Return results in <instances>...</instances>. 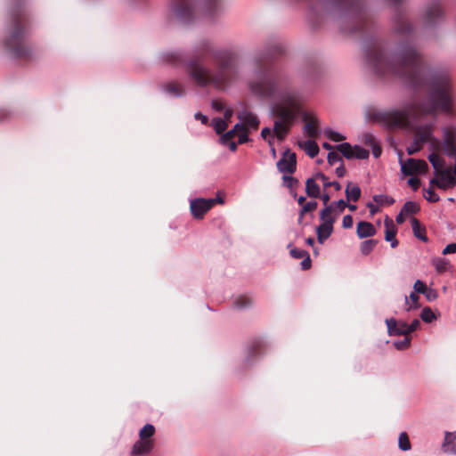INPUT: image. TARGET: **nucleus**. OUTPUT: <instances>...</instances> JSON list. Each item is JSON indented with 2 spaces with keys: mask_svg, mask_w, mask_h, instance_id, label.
Here are the masks:
<instances>
[{
  "mask_svg": "<svg viewBox=\"0 0 456 456\" xmlns=\"http://www.w3.org/2000/svg\"><path fill=\"white\" fill-rule=\"evenodd\" d=\"M366 58L376 74L384 77H397L417 92H425L424 100L414 99L403 110L384 114L391 126H405L409 119L420 118L439 111L452 114V82L448 73L428 65L412 45L400 43L395 49L387 48L377 39L366 49Z\"/></svg>",
  "mask_w": 456,
  "mask_h": 456,
  "instance_id": "f257e3e1",
  "label": "nucleus"
},
{
  "mask_svg": "<svg viewBox=\"0 0 456 456\" xmlns=\"http://www.w3.org/2000/svg\"><path fill=\"white\" fill-rule=\"evenodd\" d=\"M274 53H258L253 61L254 76L248 83L250 91L258 96L268 97L278 94V100L272 106L274 133L279 141H283L298 115L303 116L305 131L311 138L319 134L318 120L312 114L304 112L300 94L288 87L287 77L273 65Z\"/></svg>",
  "mask_w": 456,
  "mask_h": 456,
  "instance_id": "f03ea898",
  "label": "nucleus"
},
{
  "mask_svg": "<svg viewBox=\"0 0 456 456\" xmlns=\"http://www.w3.org/2000/svg\"><path fill=\"white\" fill-rule=\"evenodd\" d=\"M186 71L190 79L199 86L212 85L217 89H224L239 76V54L233 50L217 49L204 40L193 50L186 62Z\"/></svg>",
  "mask_w": 456,
  "mask_h": 456,
  "instance_id": "7ed1b4c3",
  "label": "nucleus"
},
{
  "mask_svg": "<svg viewBox=\"0 0 456 456\" xmlns=\"http://www.w3.org/2000/svg\"><path fill=\"white\" fill-rule=\"evenodd\" d=\"M29 18L24 7V0H12L10 20L4 46L14 58L29 61L34 57L33 50L27 43Z\"/></svg>",
  "mask_w": 456,
  "mask_h": 456,
  "instance_id": "20e7f679",
  "label": "nucleus"
},
{
  "mask_svg": "<svg viewBox=\"0 0 456 456\" xmlns=\"http://www.w3.org/2000/svg\"><path fill=\"white\" fill-rule=\"evenodd\" d=\"M435 122L417 126L414 129L413 142L407 147V153L413 155L419 151L423 145L429 143V150L443 151L446 156L456 154V140L452 126L442 127V139L434 135Z\"/></svg>",
  "mask_w": 456,
  "mask_h": 456,
  "instance_id": "39448f33",
  "label": "nucleus"
},
{
  "mask_svg": "<svg viewBox=\"0 0 456 456\" xmlns=\"http://www.w3.org/2000/svg\"><path fill=\"white\" fill-rule=\"evenodd\" d=\"M220 8V0H173L172 17L183 23L192 21L197 15L214 17Z\"/></svg>",
  "mask_w": 456,
  "mask_h": 456,
  "instance_id": "423d86ee",
  "label": "nucleus"
},
{
  "mask_svg": "<svg viewBox=\"0 0 456 456\" xmlns=\"http://www.w3.org/2000/svg\"><path fill=\"white\" fill-rule=\"evenodd\" d=\"M444 9L438 1H432L425 5L421 13L422 25L426 28H434L444 22Z\"/></svg>",
  "mask_w": 456,
  "mask_h": 456,
  "instance_id": "0eeeda50",
  "label": "nucleus"
},
{
  "mask_svg": "<svg viewBox=\"0 0 456 456\" xmlns=\"http://www.w3.org/2000/svg\"><path fill=\"white\" fill-rule=\"evenodd\" d=\"M414 30V25L405 12L398 9L393 18V31L402 37H411L413 35Z\"/></svg>",
  "mask_w": 456,
  "mask_h": 456,
  "instance_id": "6e6552de",
  "label": "nucleus"
},
{
  "mask_svg": "<svg viewBox=\"0 0 456 456\" xmlns=\"http://www.w3.org/2000/svg\"><path fill=\"white\" fill-rule=\"evenodd\" d=\"M430 184L436 185L443 190L453 188L456 185V176L452 168L446 167L443 171H440L435 178L430 180Z\"/></svg>",
  "mask_w": 456,
  "mask_h": 456,
  "instance_id": "1a4fd4ad",
  "label": "nucleus"
},
{
  "mask_svg": "<svg viewBox=\"0 0 456 456\" xmlns=\"http://www.w3.org/2000/svg\"><path fill=\"white\" fill-rule=\"evenodd\" d=\"M216 205V200L195 199L191 201L190 209L196 219L203 218L204 215Z\"/></svg>",
  "mask_w": 456,
  "mask_h": 456,
  "instance_id": "9d476101",
  "label": "nucleus"
},
{
  "mask_svg": "<svg viewBox=\"0 0 456 456\" xmlns=\"http://www.w3.org/2000/svg\"><path fill=\"white\" fill-rule=\"evenodd\" d=\"M401 169L405 175L425 174L428 170V165L423 159H409L402 163Z\"/></svg>",
  "mask_w": 456,
  "mask_h": 456,
  "instance_id": "9b49d317",
  "label": "nucleus"
},
{
  "mask_svg": "<svg viewBox=\"0 0 456 456\" xmlns=\"http://www.w3.org/2000/svg\"><path fill=\"white\" fill-rule=\"evenodd\" d=\"M276 166L281 173L293 174L297 168L296 153L290 151V150H286Z\"/></svg>",
  "mask_w": 456,
  "mask_h": 456,
  "instance_id": "f8f14e48",
  "label": "nucleus"
},
{
  "mask_svg": "<svg viewBox=\"0 0 456 456\" xmlns=\"http://www.w3.org/2000/svg\"><path fill=\"white\" fill-rule=\"evenodd\" d=\"M237 118L242 121L246 130H256L259 127L260 120L256 114L248 110L238 111Z\"/></svg>",
  "mask_w": 456,
  "mask_h": 456,
  "instance_id": "ddd939ff",
  "label": "nucleus"
},
{
  "mask_svg": "<svg viewBox=\"0 0 456 456\" xmlns=\"http://www.w3.org/2000/svg\"><path fill=\"white\" fill-rule=\"evenodd\" d=\"M386 324L387 327V332L390 336H409L408 334V324L403 321H396L394 318L387 319Z\"/></svg>",
  "mask_w": 456,
  "mask_h": 456,
  "instance_id": "4468645a",
  "label": "nucleus"
},
{
  "mask_svg": "<svg viewBox=\"0 0 456 456\" xmlns=\"http://www.w3.org/2000/svg\"><path fill=\"white\" fill-rule=\"evenodd\" d=\"M162 60L165 63L178 67L185 64V56L180 51H170L163 53Z\"/></svg>",
  "mask_w": 456,
  "mask_h": 456,
  "instance_id": "2eb2a0df",
  "label": "nucleus"
},
{
  "mask_svg": "<svg viewBox=\"0 0 456 456\" xmlns=\"http://www.w3.org/2000/svg\"><path fill=\"white\" fill-rule=\"evenodd\" d=\"M385 240L391 242L393 248H396L398 246V240L395 238L397 229L392 219L388 217L385 219Z\"/></svg>",
  "mask_w": 456,
  "mask_h": 456,
  "instance_id": "dca6fc26",
  "label": "nucleus"
},
{
  "mask_svg": "<svg viewBox=\"0 0 456 456\" xmlns=\"http://www.w3.org/2000/svg\"><path fill=\"white\" fill-rule=\"evenodd\" d=\"M356 232L359 238H367L375 235L376 229L371 223L361 221L357 224Z\"/></svg>",
  "mask_w": 456,
  "mask_h": 456,
  "instance_id": "f3484780",
  "label": "nucleus"
},
{
  "mask_svg": "<svg viewBox=\"0 0 456 456\" xmlns=\"http://www.w3.org/2000/svg\"><path fill=\"white\" fill-rule=\"evenodd\" d=\"M440 151H433L432 153H430L428 157L429 162L431 163L432 167L435 170V175H438L440 171H443L445 169V160L439 155ZM444 153L443 151H441Z\"/></svg>",
  "mask_w": 456,
  "mask_h": 456,
  "instance_id": "a211bd4d",
  "label": "nucleus"
},
{
  "mask_svg": "<svg viewBox=\"0 0 456 456\" xmlns=\"http://www.w3.org/2000/svg\"><path fill=\"white\" fill-rule=\"evenodd\" d=\"M336 208L333 205L326 206L320 212V219L322 220V224H333L336 222L338 216H336Z\"/></svg>",
  "mask_w": 456,
  "mask_h": 456,
  "instance_id": "6ab92c4d",
  "label": "nucleus"
},
{
  "mask_svg": "<svg viewBox=\"0 0 456 456\" xmlns=\"http://www.w3.org/2000/svg\"><path fill=\"white\" fill-rule=\"evenodd\" d=\"M333 224H322L316 228L317 240L319 243H323L332 233Z\"/></svg>",
  "mask_w": 456,
  "mask_h": 456,
  "instance_id": "aec40b11",
  "label": "nucleus"
},
{
  "mask_svg": "<svg viewBox=\"0 0 456 456\" xmlns=\"http://www.w3.org/2000/svg\"><path fill=\"white\" fill-rule=\"evenodd\" d=\"M411 228H412L414 236L422 241H427L428 237L426 235L425 226H423L420 224V222L415 217H412L411 219Z\"/></svg>",
  "mask_w": 456,
  "mask_h": 456,
  "instance_id": "412c9836",
  "label": "nucleus"
},
{
  "mask_svg": "<svg viewBox=\"0 0 456 456\" xmlns=\"http://www.w3.org/2000/svg\"><path fill=\"white\" fill-rule=\"evenodd\" d=\"M317 178H308L305 182V192L308 197L311 198H319L321 194V190L319 185L316 183Z\"/></svg>",
  "mask_w": 456,
  "mask_h": 456,
  "instance_id": "4be33fe9",
  "label": "nucleus"
},
{
  "mask_svg": "<svg viewBox=\"0 0 456 456\" xmlns=\"http://www.w3.org/2000/svg\"><path fill=\"white\" fill-rule=\"evenodd\" d=\"M346 197L347 200L357 201L361 197V189L357 184L348 183L346 188Z\"/></svg>",
  "mask_w": 456,
  "mask_h": 456,
  "instance_id": "5701e85b",
  "label": "nucleus"
},
{
  "mask_svg": "<svg viewBox=\"0 0 456 456\" xmlns=\"http://www.w3.org/2000/svg\"><path fill=\"white\" fill-rule=\"evenodd\" d=\"M299 146L305 150L310 158H314L319 153V147L314 141H305L299 142Z\"/></svg>",
  "mask_w": 456,
  "mask_h": 456,
  "instance_id": "b1692460",
  "label": "nucleus"
},
{
  "mask_svg": "<svg viewBox=\"0 0 456 456\" xmlns=\"http://www.w3.org/2000/svg\"><path fill=\"white\" fill-rule=\"evenodd\" d=\"M166 91L173 96H182L184 94V86L178 82H169L166 85Z\"/></svg>",
  "mask_w": 456,
  "mask_h": 456,
  "instance_id": "393cba45",
  "label": "nucleus"
},
{
  "mask_svg": "<svg viewBox=\"0 0 456 456\" xmlns=\"http://www.w3.org/2000/svg\"><path fill=\"white\" fill-rule=\"evenodd\" d=\"M403 214H405L407 216L415 215L420 210L419 205L415 201H407L404 203L403 208H401Z\"/></svg>",
  "mask_w": 456,
  "mask_h": 456,
  "instance_id": "a878e982",
  "label": "nucleus"
},
{
  "mask_svg": "<svg viewBox=\"0 0 456 456\" xmlns=\"http://www.w3.org/2000/svg\"><path fill=\"white\" fill-rule=\"evenodd\" d=\"M336 151H339L347 159H353L354 147L348 142L336 145Z\"/></svg>",
  "mask_w": 456,
  "mask_h": 456,
  "instance_id": "bb28decb",
  "label": "nucleus"
},
{
  "mask_svg": "<svg viewBox=\"0 0 456 456\" xmlns=\"http://www.w3.org/2000/svg\"><path fill=\"white\" fill-rule=\"evenodd\" d=\"M211 126L214 127L216 133L217 134H223V133L227 129L228 125L227 121L222 119L221 118H215L212 119Z\"/></svg>",
  "mask_w": 456,
  "mask_h": 456,
  "instance_id": "cd10ccee",
  "label": "nucleus"
},
{
  "mask_svg": "<svg viewBox=\"0 0 456 456\" xmlns=\"http://www.w3.org/2000/svg\"><path fill=\"white\" fill-rule=\"evenodd\" d=\"M315 178H317L318 180H321L323 183L324 189H326L330 186H333L336 191L341 190V185L338 182H337V181L330 182L328 177L322 173H317L315 175Z\"/></svg>",
  "mask_w": 456,
  "mask_h": 456,
  "instance_id": "c85d7f7f",
  "label": "nucleus"
},
{
  "mask_svg": "<svg viewBox=\"0 0 456 456\" xmlns=\"http://www.w3.org/2000/svg\"><path fill=\"white\" fill-rule=\"evenodd\" d=\"M398 447L402 451H409L411 448L409 436L406 432H402L398 438Z\"/></svg>",
  "mask_w": 456,
  "mask_h": 456,
  "instance_id": "c756f323",
  "label": "nucleus"
},
{
  "mask_svg": "<svg viewBox=\"0 0 456 456\" xmlns=\"http://www.w3.org/2000/svg\"><path fill=\"white\" fill-rule=\"evenodd\" d=\"M374 202L379 205H387L391 206L395 203V200L392 197H389L385 194H377L372 197Z\"/></svg>",
  "mask_w": 456,
  "mask_h": 456,
  "instance_id": "7c9ffc66",
  "label": "nucleus"
},
{
  "mask_svg": "<svg viewBox=\"0 0 456 456\" xmlns=\"http://www.w3.org/2000/svg\"><path fill=\"white\" fill-rule=\"evenodd\" d=\"M378 241L376 240H367L361 243V252L367 256L369 255L376 247Z\"/></svg>",
  "mask_w": 456,
  "mask_h": 456,
  "instance_id": "2f4dec72",
  "label": "nucleus"
},
{
  "mask_svg": "<svg viewBox=\"0 0 456 456\" xmlns=\"http://www.w3.org/2000/svg\"><path fill=\"white\" fill-rule=\"evenodd\" d=\"M317 207L318 203L316 201H309L304 204L299 213L298 223H301L302 218L305 213L315 210Z\"/></svg>",
  "mask_w": 456,
  "mask_h": 456,
  "instance_id": "473e14b6",
  "label": "nucleus"
},
{
  "mask_svg": "<svg viewBox=\"0 0 456 456\" xmlns=\"http://www.w3.org/2000/svg\"><path fill=\"white\" fill-rule=\"evenodd\" d=\"M234 305L238 309H242L249 306L252 304V299L247 296H240L234 300Z\"/></svg>",
  "mask_w": 456,
  "mask_h": 456,
  "instance_id": "72a5a7b5",
  "label": "nucleus"
},
{
  "mask_svg": "<svg viewBox=\"0 0 456 456\" xmlns=\"http://www.w3.org/2000/svg\"><path fill=\"white\" fill-rule=\"evenodd\" d=\"M369 155H370L369 151L363 149L362 147L358 146V145H355L354 147L353 159H368Z\"/></svg>",
  "mask_w": 456,
  "mask_h": 456,
  "instance_id": "f704fd0d",
  "label": "nucleus"
},
{
  "mask_svg": "<svg viewBox=\"0 0 456 456\" xmlns=\"http://www.w3.org/2000/svg\"><path fill=\"white\" fill-rule=\"evenodd\" d=\"M139 440L134 444L132 455L142 454V428L138 431Z\"/></svg>",
  "mask_w": 456,
  "mask_h": 456,
  "instance_id": "c9c22d12",
  "label": "nucleus"
},
{
  "mask_svg": "<svg viewBox=\"0 0 456 456\" xmlns=\"http://www.w3.org/2000/svg\"><path fill=\"white\" fill-rule=\"evenodd\" d=\"M324 134L327 136L328 139L333 141V142H342L346 139V137L342 134H340L338 132H335L331 129H325Z\"/></svg>",
  "mask_w": 456,
  "mask_h": 456,
  "instance_id": "e433bc0d",
  "label": "nucleus"
},
{
  "mask_svg": "<svg viewBox=\"0 0 456 456\" xmlns=\"http://www.w3.org/2000/svg\"><path fill=\"white\" fill-rule=\"evenodd\" d=\"M420 318L425 322H431L432 321H434L436 319V315L433 313V311L431 310V308L427 306L422 309L421 314H420Z\"/></svg>",
  "mask_w": 456,
  "mask_h": 456,
  "instance_id": "4c0bfd02",
  "label": "nucleus"
},
{
  "mask_svg": "<svg viewBox=\"0 0 456 456\" xmlns=\"http://www.w3.org/2000/svg\"><path fill=\"white\" fill-rule=\"evenodd\" d=\"M424 198L429 202H437L440 200L432 188L424 190Z\"/></svg>",
  "mask_w": 456,
  "mask_h": 456,
  "instance_id": "58836bf2",
  "label": "nucleus"
},
{
  "mask_svg": "<svg viewBox=\"0 0 456 456\" xmlns=\"http://www.w3.org/2000/svg\"><path fill=\"white\" fill-rule=\"evenodd\" d=\"M411 345V337L404 336V338L400 341H395L394 343V346L398 350H404L407 349Z\"/></svg>",
  "mask_w": 456,
  "mask_h": 456,
  "instance_id": "ea45409f",
  "label": "nucleus"
},
{
  "mask_svg": "<svg viewBox=\"0 0 456 456\" xmlns=\"http://www.w3.org/2000/svg\"><path fill=\"white\" fill-rule=\"evenodd\" d=\"M327 159H328V163L330 166H333L338 162H340V163L343 162L341 156L334 151L329 152V154L327 156Z\"/></svg>",
  "mask_w": 456,
  "mask_h": 456,
  "instance_id": "a19ab883",
  "label": "nucleus"
},
{
  "mask_svg": "<svg viewBox=\"0 0 456 456\" xmlns=\"http://www.w3.org/2000/svg\"><path fill=\"white\" fill-rule=\"evenodd\" d=\"M333 207L336 208V216H339L346 208L347 204L344 200H339L334 203H332Z\"/></svg>",
  "mask_w": 456,
  "mask_h": 456,
  "instance_id": "79ce46f5",
  "label": "nucleus"
},
{
  "mask_svg": "<svg viewBox=\"0 0 456 456\" xmlns=\"http://www.w3.org/2000/svg\"><path fill=\"white\" fill-rule=\"evenodd\" d=\"M263 342L261 340H255L250 346V354L256 355L261 353Z\"/></svg>",
  "mask_w": 456,
  "mask_h": 456,
  "instance_id": "37998d69",
  "label": "nucleus"
},
{
  "mask_svg": "<svg viewBox=\"0 0 456 456\" xmlns=\"http://www.w3.org/2000/svg\"><path fill=\"white\" fill-rule=\"evenodd\" d=\"M289 254L292 257H294L296 259H299V258L305 257V256L307 255V251H305L304 249L294 248L290 249Z\"/></svg>",
  "mask_w": 456,
  "mask_h": 456,
  "instance_id": "c03bdc74",
  "label": "nucleus"
},
{
  "mask_svg": "<svg viewBox=\"0 0 456 456\" xmlns=\"http://www.w3.org/2000/svg\"><path fill=\"white\" fill-rule=\"evenodd\" d=\"M237 135V133H235L232 129L226 133H223V134L220 137V142L225 143V142L232 140Z\"/></svg>",
  "mask_w": 456,
  "mask_h": 456,
  "instance_id": "a18cd8bd",
  "label": "nucleus"
},
{
  "mask_svg": "<svg viewBox=\"0 0 456 456\" xmlns=\"http://www.w3.org/2000/svg\"><path fill=\"white\" fill-rule=\"evenodd\" d=\"M413 288L416 293L421 294H424L428 289L427 285L419 280L415 281Z\"/></svg>",
  "mask_w": 456,
  "mask_h": 456,
  "instance_id": "49530a36",
  "label": "nucleus"
},
{
  "mask_svg": "<svg viewBox=\"0 0 456 456\" xmlns=\"http://www.w3.org/2000/svg\"><path fill=\"white\" fill-rule=\"evenodd\" d=\"M409 299L411 301V303L413 304V307H417L418 306V301L419 299V297L417 295L416 292H412L411 293L410 297H405V302L406 304H408V301ZM412 307V305H410L408 306L407 310H411Z\"/></svg>",
  "mask_w": 456,
  "mask_h": 456,
  "instance_id": "de8ad7c7",
  "label": "nucleus"
},
{
  "mask_svg": "<svg viewBox=\"0 0 456 456\" xmlns=\"http://www.w3.org/2000/svg\"><path fill=\"white\" fill-rule=\"evenodd\" d=\"M362 142L370 147L377 142L375 137L369 133L363 134Z\"/></svg>",
  "mask_w": 456,
  "mask_h": 456,
  "instance_id": "09e8293b",
  "label": "nucleus"
},
{
  "mask_svg": "<svg viewBox=\"0 0 456 456\" xmlns=\"http://www.w3.org/2000/svg\"><path fill=\"white\" fill-rule=\"evenodd\" d=\"M249 132L250 131L244 130L243 132L237 134L239 136V139H238L239 144H243V143L249 142V140H250L248 137Z\"/></svg>",
  "mask_w": 456,
  "mask_h": 456,
  "instance_id": "8fccbe9b",
  "label": "nucleus"
},
{
  "mask_svg": "<svg viewBox=\"0 0 456 456\" xmlns=\"http://www.w3.org/2000/svg\"><path fill=\"white\" fill-rule=\"evenodd\" d=\"M155 433V428L151 424L144 425V439L151 438Z\"/></svg>",
  "mask_w": 456,
  "mask_h": 456,
  "instance_id": "3c124183",
  "label": "nucleus"
},
{
  "mask_svg": "<svg viewBox=\"0 0 456 456\" xmlns=\"http://www.w3.org/2000/svg\"><path fill=\"white\" fill-rule=\"evenodd\" d=\"M420 179L417 178V177H411L409 180H408V184L409 186L411 187V189L413 191H417L419 186H420Z\"/></svg>",
  "mask_w": 456,
  "mask_h": 456,
  "instance_id": "603ef678",
  "label": "nucleus"
},
{
  "mask_svg": "<svg viewBox=\"0 0 456 456\" xmlns=\"http://www.w3.org/2000/svg\"><path fill=\"white\" fill-rule=\"evenodd\" d=\"M154 447V440L152 438L144 439V454H147L152 451Z\"/></svg>",
  "mask_w": 456,
  "mask_h": 456,
  "instance_id": "864d4df0",
  "label": "nucleus"
},
{
  "mask_svg": "<svg viewBox=\"0 0 456 456\" xmlns=\"http://www.w3.org/2000/svg\"><path fill=\"white\" fill-rule=\"evenodd\" d=\"M283 180L289 188H292L297 183V180L289 175H283Z\"/></svg>",
  "mask_w": 456,
  "mask_h": 456,
  "instance_id": "5fc2aeb1",
  "label": "nucleus"
},
{
  "mask_svg": "<svg viewBox=\"0 0 456 456\" xmlns=\"http://www.w3.org/2000/svg\"><path fill=\"white\" fill-rule=\"evenodd\" d=\"M342 226L346 229L353 226V217L350 215H346L343 217Z\"/></svg>",
  "mask_w": 456,
  "mask_h": 456,
  "instance_id": "6e6d98bb",
  "label": "nucleus"
},
{
  "mask_svg": "<svg viewBox=\"0 0 456 456\" xmlns=\"http://www.w3.org/2000/svg\"><path fill=\"white\" fill-rule=\"evenodd\" d=\"M211 105L216 111H222L224 110V103L220 100H213Z\"/></svg>",
  "mask_w": 456,
  "mask_h": 456,
  "instance_id": "4d7b16f0",
  "label": "nucleus"
},
{
  "mask_svg": "<svg viewBox=\"0 0 456 456\" xmlns=\"http://www.w3.org/2000/svg\"><path fill=\"white\" fill-rule=\"evenodd\" d=\"M303 258L304 259L301 262V268L303 270H308L311 267V258H310L309 254L307 253V255L305 256V257H303Z\"/></svg>",
  "mask_w": 456,
  "mask_h": 456,
  "instance_id": "13d9d810",
  "label": "nucleus"
},
{
  "mask_svg": "<svg viewBox=\"0 0 456 456\" xmlns=\"http://www.w3.org/2000/svg\"><path fill=\"white\" fill-rule=\"evenodd\" d=\"M452 253H456V243H451V244H448L444 249H443V254L444 255H447V254H452Z\"/></svg>",
  "mask_w": 456,
  "mask_h": 456,
  "instance_id": "bf43d9fd",
  "label": "nucleus"
},
{
  "mask_svg": "<svg viewBox=\"0 0 456 456\" xmlns=\"http://www.w3.org/2000/svg\"><path fill=\"white\" fill-rule=\"evenodd\" d=\"M420 325V322L418 319L413 320L411 324H408V334L410 335L411 332L415 331Z\"/></svg>",
  "mask_w": 456,
  "mask_h": 456,
  "instance_id": "052dcab7",
  "label": "nucleus"
},
{
  "mask_svg": "<svg viewBox=\"0 0 456 456\" xmlns=\"http://www.w3.org/2000/svg\"><path fill=\"white\" fill-rule=\"evenodd\" d=\"M424 295L426 296V297L428 298V300L429 301H432V300H435L436 297H437V293L436 290L432 289H428L425 293Z\"/></svg>",
  "mask_w": 456,
  "mask_h": 456,
  "instance_id": "680f3d73",
  "label": "nucleus"
},
{
  "mask_svg": "<svg viewBox=\"0 0 456 456\" xmlns=\"http://www.w3.org/2000/svg\"><path fill=\"white\" fill-rule=\"evenodd\" d=\"M372 148V154L375 158H379L381 155L382 150L381 147L376 142L371 146Z\"/></svg>",
  "mask_w": 456,
  "mask_h": 456,
  "instance_id": "e2e57ef3",
  "label": "nucleus"
},
{
  "mask_svg": "<svg viewBox=\"0 0 456 456\" xmlns=\"http://www.w3.org/2000/svg\"><path fill=\"white\" fill-rule=\"evenodd\" d=\"M194 118L197 120H200L202 124L207 125L208 123V118L205 115H203L201 112H197L194 115Z\"/></svg>",
  "mask_w": 456,
  "mask_h": 456,
  "instance_id": "0e129e2a",
  "label": "nucleus"
},
{
  "mask_svg": "<svg viewBox=\"0 0 456 456\" xmlns=\"http://www.w3.org/2000/svg\"><path fill=\"white\" fill-rule=\"evenodd\" d=\"M233 115V110L232 109H225L224 113V118L227 121V125L231 122V118Z\"/></svg>",
  "mask_w": 456,
  "mask_h": 456,
  "instance_id": "69168bd1",
  "label": "nucleus"
},
{
  "mask_svg": "<svg viewBox=\"0 0 456 456\" xmlns=\"http://www.w3.org/2000/svg\"><path fill=\"white\" fill-rule=\"evenodd\" d=\"M346 174V168L344 167V164L343 162L340 163L339 167H338L336 168V175L338 176V177H343Z\"/></svg>",
  "mask_w": 456,
  "mask_h": 456,
  "instance_id": "338daca9",
  "label": "nucleus"
},
{
  "mask_svg": "<svg viewBox=\"0 0 456 456\" xmlns=\"http://www.w3.org/2000/svg\"><path fill=\"white\" fill-rule=\"evenodd\" d=\"M232 130H233L235 133H237V134H240V133L243 132V131H244V130H246V129H245V127H244V125H243L242 121H240L239 123H237V124L233 126Z\"/></svg>",
  "mask_w": 456,
  "mask_h": 456,
  "instance_id": "774afa93",
  "label": "nucleus"
}]
</instances>
